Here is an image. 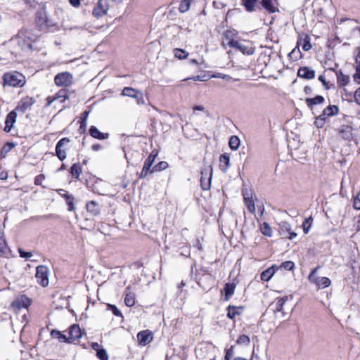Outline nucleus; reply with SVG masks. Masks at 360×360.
Listing matches in <instances>:
<instances>
[{
  "label": "nucleus",
  "mask_w": 360,
  "mask_h": 360,
  "mask_svg": "<svg viewBox=\"0 0 360 360\" xmlns=\"http://www.w3.org/2000/svg\"><path fill=\"white\" fill-rule=\"evenodd\" d=\"M231 34V31H226L224 33V37L229 39L227 44L230 47L234 48L246 55H252L255 53V48L250 42L230 39L229 36Z\"/></svg>",
  "instance_id": "obj_1"
},
{
  "label": "nucleus",
  "mask_w": 360,
  "mask_h": 360,
  "mask_svg": "<svg viewBox=\"0 0 360 360\" xmlns=\"http://www.w3.org/2000/svg\"><path fill=\"white\" fill-rule=\"evenodd\" d=\"M16 39L22 49L30 50L32 49V43L37 39V35L34 34L32 30H22L18 32Z\"/></svg>",
  "instance_id": "obj_2"
},
{
  "label": "nucleus",
  "mask_w": 360,
  "mask_h": 360,
  "mask_svg": "<svg viewBox=\"0 0 360 360\" xmlns=\"http://www.w3.org/2000/svg\"><path fill=\"white\" fill-rule=\"evenodd\" d=\"M25 84V76L16 71L6 72L4 75V85L21 87Z\"/></svg>",
  "instance_id": "obj_3"
},
{
  "label": "nucleus",
  "mask_w": 360,
  "mask_h": 360,
  "mask_svg": "<svg viewBox=\"0 0 360 360\" xmlns=\"http://www.w3.org/2000/svg\"><path fill=\"white\" fill-rule=\"evenodd\" d=\"M35 23L39 30L44 32L55 25L53 21L48 17L44 8H41L36 13Z\"/></svg>",
  "instance_id": "obj_4"
},
{
  "label": "nucleus",
  "mask_w": 360,
  "mask_h": 360,
  "mask_svg": "<svg viewBox=\"0 0 360 360\" xmlns=\"http://www.w3.org/2000/svg\"><path fill=\"white\" fill-rule=\"evenodd\" d=\"M319 266L314 269L308 276L309 281L315 284L319 289L326 288L330 285L331 281L327 277H319L316 276L317 269Z\"/></svg>",
  "instance_id": "obj_5"
},
{
  "label": "nucleus",
  "mask_w": 360,
  "mask_h": 360,
  "mask_svg": "<svg viewBox=\"0 0 360 360\" xmlns=\"http://www.w3.org/2000/svg\"><path fill=\"white\" fill-rule=\"evenodd\" d=\"M200 186L202 190L207 191L210 188L212 177V167L211 165H205L201 170Z\"/></svg>",
  "instance_id": "obj_6"
},
{
  "label": "nucleus",
  "mask_w": 360,
  "mask_h": 360,
  "mask_svg": "<svg viewBox=\"0 0 360 360\" xmlns=\"http://www.w3.org/2000/svg\"><path fill=\"white\" fill-rule=\"evenodd\" d=\"M49 271L46 266L40 265L37 267L35 278L37 282L42 287L48 286Z\"/></svg>",
  "instance_id": "obj_7"
},
{
  "label": "nucleus",
  "mask_w": 360,
  "mask_h": 360,
  "mask_svg": "<svg viewBox=\"0 0 360 360\" xmlns=\"http://www.w3.org/2000/svg\"><path fill=\"white\" fill-rule=\"evenodd\" d=\"M158 155V152L157 150H153L145 160L143 169L140 174H139V179H144L147 176L148 173H150V168L153 164L154 163L157 156Z\"/></svg>",
  "instance_id": "obj_8"
},
{
  "label": "nucleus",
  "mask_w": 360,
  "mask_h": 360,
  "mask_svg": "<svg viewBox=\"0 0 360 360\" xmlns=\"http://www.w3.org/2000/svg\"><path fill=\"white\" fill-rule=\"evenodd\" d=\"M68 97V90L63 89L60 90L56 94L53 96H49L46 98L47 105H50L51 103H55V108H59L60 105L64 103Z\"/></svg>",
  "instance_id": "obj_9"
},
{
  "label": "nucleus",
  "mask_w": 360,
  "mask_h": 360,
  "mask_svg": "<svg viewBox=\"0 0 360 360\" xmlns=\"http://www.w3.org/2000/svg\"><path fill=\"white\" fill-rule=\"evenodd\" d=\"M109 9L108 0H98L93 10V15L100 18L105 15Z\"/></svg>",
  "instance_id": "obj_10"
},
{
  "label": "nucleus",
  "mask_w": 360,
  "mask_h": 360,
  "mask_svg": "<svg viewBox=\"0 0 360 360\" xmlns=\"http://www.w3.org/2000/svg\"><path fill=\"white\" fill-rule=\"evenodd\" d=\"M31 304V300L26 295H20L15 299L11 307L14 309L27 308Z\"/></svg>",
  "instance_id": "obj_11"
},
{
  "label": "nucleus",
  "mask_w": 360,
  "mask_h": 360,
  "mask_svg": "<svg viewBox=\"0 0 360 360\" xmlns=\"http://www.w3.org/2000/svg\"><path fill=\"white\" fill-rule=\"evenodd\" d=\"M68 144V138H63L60 139L56 145V153L58 158L60 160H63L66 158V150Z\"/></svg>",
  "instance_id": "obj_12"
},
{
  "label": "nucleus",
  "mask_w": 360,
  "mask_h": 360,
  "mask_svg": "<svg viewBox=\"0 0 360 360\" xmlns=\"http://www.w3.org/2000/svg\"><path fill=\"white\" fill-rule=\"evenodd\" d=\"M338 113V108L336 105H329L326 108L322 113L319 115V119L318 120L321 122V126H323L325 120L327 117H330L335 115Z\"/></svg>",
  "instance_id": "obj_13"
},
{
  "label": "nucleus",
  "mask_w": 360,
  "mask_h": 360,
  "mask_svg": "<svg viewBox=\"0 0 360 360\" xmlns=\"http://www.w3.org/2000/svg\"><path fill=\"white\" fill-rule=\"evenodd\" d=\"M153 333L148 330H141L137 334L139 343L142 346H146L153 340Z\"/></svg>",
  "instance_id": "obj_14"
},
{
  "label": "nucleus",
  "mask_w": 360,
  "mask_h": 360,
  "mask_svg": "<svg viewBox=\"0 0 360 360\" xmlns=\"http://www.w3.org/2000/svg\"><path fill=\"white\" fill-rule=\"evenodd\" d=\"M34 103V101L32 98L27 96L20 100L15 110L24 113L31 108Z\"/></svg>",
  "instance_id": "obj_15"
},
{
  "label": "nucleus",
  "mask_w": 360,
  "mask_h": 360,
  "mask_svg": "<svg viewBox=\"0 0 360 360\" xmlns=\"http://www.w3.org/2000/svg\"><path fill=\"white\" fill-rule=\"evenodd\" d=\"M339 136L345 141H351L353 139L352 127L349 125H342L338 129Z\"/></svg>",
  "instance_id": "obj_16"
},
{
  "label": "nucleus",
  "mask_w": 360,
  "mask_h": 360,
  "mask_svg": "<svg viewBox=\"0 0 360 360\" xmlns=\"http://www.w3.org/2000/svg\"><path fill=\"white\" fill-rule=\"evenodd\" d=\"M280 231L283 237L290 240L295 238L297 233L291 231L290 225L287 222H283L280 224Z\"/></svg>",
  "instance_id": "obj_17"
},
{
  "label": "nucleus",
  "mask_w": 360,
  "mask_h": 360,
  "mask_svg": "<svg viewBox=\"0 0 360 360\" xmlns=\"http://www.w3.org/2000/svg\"><path fill=\"white\" fill-rule=\"evenodd\" d=\"M82 335V330L79 325L73 324L69 328V342L78 340Z\"/></svg>",
  "instance_id": "obj_18"
},
{
  "label": "nucleus",
  "mask_w": 360,
  "mask_h": 360,
  "mask_svg": "<svg viewBox=\"0 0 360 360\" xmlns=\"http://www.w3.org/2000/svg\"><path fill=\"white\" fill-rule=\"evenodd\" d=\"M297 75L301 78L311 79L315 77V71L307 66L301 67L297 71Z\"/></svg>",
  "instance_id": "obj_19"
},
{
  "label": "nucleus",
  "mask_w": 360,
  "mask_h": 360,
  "mask_svg": "<svg viewBox=\"0 0 360 360\" xmlns=\"http://www.w3.org/2000/svg\"><path fill=\"white\" fill-rule=\"evenodd\" d=\"M261 4L264 8H265L269 13H274L278 11L277 8V0H261Z\"/></svg>",
  "instance_id": "obj_20"
},
{
  "label": "nucleus",
  "mask_w": 360,
  "mask_h": 360,
  "mask_svg": "<svg viewBox=\"0 0 360 360\" xmlns=\"http://www.w3.org/2000/svg\"><path fill=\"white\" fill-rule=\"evenodd\" d=\"M88 213L91 216H97L100 214L101 207L98 203L94 200L88 202L86 205Z\"/></svg>",
  "instance_id": "obj_21"
},
{
  "label": "nucleus",
  "mask_w": 360,
  "mask_h": 360,
  "mask_svg": "<svg viewBox=\"0 0 360 360\" xmlns=\"http://www.w3.org/2000/svg\"><path fill=\"white\" fill-rule=\"evenodd\" d=\"M17 113L15 110L10 112L6 118L4 131L9 132L13 127V124L15 122Z\"/></svg>",
  "instance_id": "obj_22"
},
{
  "label": "nucleus",
  "mask_w": 360,
  "mask_h": 360,
  "mask_svg": "<svg viewBox=\"0 0 360 360\" xmlns=\"http://www.w3.org/2000/svg\"><path fill=\"white\" fill-rule=\"evenodd\" d=\"M278 267L275 265L271 266L265 271H262L260 275V278L263 281H269L276 273Z\"/></svg>",
  "instance_id": "obj_23"
},
{
  "label": "nucleus",
  "mask_w": 360,
  "mask_h": 360,
  "mask_svg": "<svg viewBox=\"0 0 360 360\" xmlns=\"http://www.w3.org/2000/svg\"><path fill=\"white\" fill-rule=\"evenodd\" d=\"M226 310L227 316L231 319H233L236 316H239L242 314L243 307L229 305L226 308Z\"/></svg>",
  "instance_id": "obj_24"
},
{
  "label": "nucleus",
  "mask_w": 360,
  "mask_h": 360,
  "mask_svg": "<svg viewBox=\"0 0 360 360\" xmlns=\"http://www.w3.org/2000/svg\"><path fill=\"white\" fill-rule=\"evenodd\" d=\"M124 301L127 307H132L136 303L135 294L130 291L129 288H127L124 291Z\"/></svg>",
  "instance_id": "obj_25"
},
{
  "label": "nucleus",
  "mask_w": 360,
  "mask_h": 360,
  "mask_svg": "<svg viewBox=\"0 0 360 360\" xmlns=\"http://www.w3.org/2000/svg\"><path fill=\"white\" fill-rule=\"evenodd\" d=\"M310 40V37L308 34H304L303 37H301L297 41V45L302 46V48L304 51H308L311 49Z\"/></svg>",
  "instance_id": "obj_26"
},
{
  "label": "nucleus",
  "mask_w": 360,
  "mask_h": 360,
  "mask_svg": "<svg viewBox=\"0 0 360 360\" xmlns=\"http://www.w3.org/2000/svg\"><path fill=\"white\" fill-rule=\"evenodd\" d=\"M89 134L97 139L104 140L108 138V134L101 132L95 126H91L89 129Z\"/></svg>",
  "instance_id": "obj_27"
},
{
  "label": "nucleus",
  "mask_w": 360,
  "mask_h": 360,
  "mask_svg": "<svg viewBox=\"0 0 360 360\" xmlns=\"http://www.w3.org/2000/svg\"><path fill=\"white\" fill-rule=\"evenodd\" d=\"M236 289V284L227 283L225 284L224 287V300H229L231 297L233 295L234 291Z\"/></svg>",
  "instance_id": "obj_28"
},
{
  "label": "nucleus",
  "mask_w": 360,
  "mask_h": 360,
  "mask_svg": "<svg viewBox=\"0 0 360 360\" xmlns=\"http://www.w3.org/2000/svg\"><path fill=\"white\" fill-rule=\"evenodd\" d=\"M335 75L337 76V82L339 86H345L349 82V77L344 75L340 70L336 71Z\"/></svg>",
  "instance_id": "obj_29"
},
{
  "label": "nucleus",
  "mask_w": 360,
  "mask_h": 360,
  "mask_svg": "<svg viewBox=\"0 0 360 360\" xmlns=\"http://www.w3.org/2000/svg\"><path fill=\"white\" fill-rule=\"evenodd\" d=\"M9 253V250L4 238L3 232L0 231V257L6 256Z\"/></svg>",
  "instance_id": "obj_30"
},
{
  "label": "nucleus",
  "mask_w": 360,
  "mask_h": 360,
  "mask_svg": "<svg viewBox=\"0 0 360 360\" xmlns=\"http://www.w3.org/2000/svg\"><path fill=\"white\" fill-rule=\"evenodd\" d=\"M54 81L57 86H66L68 82V72H63L58 74L55 77Z\"/></svg>",
  "instance_id": "obj_31"
},
{
  "label": "nucleus",
  "mask_w": 360,
  "mask_h": 360,
  "mask_svg": "<svg viewBox=\"0 0 360 360\" xmlns=\"http://www.w3.org/2000/svg\"><path fill=\"white\" fill-rule=\"evenodd\" d=\"M221 169L226 172L229 167L230 158L227 154H222L219 157Z\"/></svg>",
  "instance_id": "obj_32"
},
{
  "label": "nucleus",
  "mask_w": 360,
  "mask_h": 360,
  "mask_svg": "<svg viewBox=\"0 0 360 360\" xmlns=\"http://www.w3.org/2000/svg\"><path fill=\"white\" fill-rule=\"evenodd\" d=\"M242 4L247 11L253 12L255 11L257 0H242Z\"/></svg>",
  "instance_id": "obj_33"
},
{
  "label": "nucleus",
  "mask_w": 360,
  "mask_h": 360,
  "mask_svg": "<svg viewBox=\"0 0 360 360\" xmlns=\"http://www.w3.org/2000/svg\"><path fill=\"white\" fill-rule=\"evenodd\" d=\"M137 94H139V91H138L137 89H134L132 87L127 86L122 89L121 95L124 96L134 98V97H136V95Z\"/></svg>",
  "instance_id": "obj_34"
},
{
  "label": "nucleus",
  "mask_w": 360,
  "mask_h": 360,
  "mask_svg": "<svg viewBox=\"0 0 360 360\" xmlns=\"http://www.w3.org/2000/svg\"><path fill=\"white\" fill-rule=\"evenodd\" d=\"M288 300V297H283L281 298H278L276 302L274 304V311L280 312L282 311L283 309V306Z\"/></svg>",
  "instance_id": "obj_35"
},
{
  "label": "nucleus",
  "mask_w": 360,
  "mask_h": 360,
  "mask_svg": "<svg viewBox=\"0 0 360 360\" xmlns=\"http://www.w3.org/2000/svg\"><path fill=\"white\" fill-rule=\"evenodd\" d=\"M324 101V98L322 96H316L312 98H307L306 103L307 105L312 108L313 105L322 103Z\"/></svg>",
  "instance_id": "obj_36"
},
{
  "label": "nucleus",
  "mask_w": 360,
  "mask_h": 360,
  "mask_svg": "<svg viewBox=\"0 0 360 360\" xmlns=\"http://www.w3.org/2000/svg\"><path fill=\"white\" fill-rule=\"evenodd\" d=\"M240 141L236 136H231L229 139V145L232 150H236L240 146Z\"/></svg>",
  "instance_id": "obj_37"
},
{
  "label": "nucleus",
  "mask_w": 360,
  "mask_h": 360,
  "mask_svg": "<svg viewBox=\"0 0 360 360\" xmlns=\"http://www.w3.org/2000/svg\"><path fill=\"white\" fill-rule=\"evenodd\" d=\"M260 231L266 236L271 237L272 236V229L267 222H263L260 225Z\"/></svg>",
  "instance_id": "obj_38"
},
{
  "label": "nucleus",
  "mask_w": 360,
  "mask_h": 360,
  "mask_svg": "<svg viewBox=\"0 0 360 360\" xmlns=\"http://www.w3.org/2000/svg\"><path fill=\"white\" fill-rule=\"evenodd\" d=\"M82 172V167L79 164H73L70 168V173L73 177L78 179Z\"/></svg>",
  "instance_id": "obj_39"
},
{
  "label": "nucleus",
  "mask_w": 360,
  "mask_h": 360,
  "mask_svg": "<svg viewBox=\"0 0 360 360\" xmlns=\"http://www.w3.org/2000/svg\"><path fill=\"white\" fill-rule=\"evenodd\" d=\"M51 335L53 338L58 339L61 342H66L68 341L67 337L62 334L59 330H53L51 332Z\"/></svg>",
  "instance_id": "obj_40"
},
{
  "label": "nucleus",
  "mask_w": 360,
  "mask_h": 360,
  "mask_svg": "<svg viewBox=\"0 0 360 360\" xmlns=\"http://www.w3.org/2000/svg\"><path fill=\"white\" fill-rule=\"evenodd\" d=\"M169 165L165 161H161L155 165L150 171V173L162 171L168 167Z\"/></svg>",
  "instance_id": "obj_41"
},
{
  "label": "nucleus",
  "mask_w": 360,
  "mask_h": 360,
  "mask_svg": "<svg viewBox=\"0 0 360 360\" xmlns=\"http://www.w3.org/2000/svg\"><path fill=\"white\" fill-rule=\"evenodd\" d=\"M191 0H182L179 4V10L181 13L187 12L191 7Z\"/></svg>",
  "instance_id": "obj_42"
},
{
  "label": "nucleus",
  "mask_w": 360,
  "mask_h": 360,
  "mask_svg": "<svg viewBox=\"0 0 360 360\" xmlns=\"http://www.w3.org/2000/svg\"><path fill=\"white\" fill-rule=\"evenodd\" d=\"M236 343L239 345L248 346L250 343V340L248 335H241L238 337Z\"/></svg>",
  "instance_id": "obj_43"
},
{
  "label": "nucleus",
  "mask_w": 360,
  "mask_h": 360,
  "mask_svg": "<svg viewBox=\"0 0 360 360\" xmlns=\"http://www.w3.org/2000/svg\"><path fill=\"white\" fill-rule=\"evenodd\" d=\"M312 222H313V219L311 217L306 218L304 219V221H303L302 228H303V231L305 234H307L309 232V231L311 226Z\"/></svg>",
  "instance_id": "obj_44"
},
{
  "label": "nucleus",
  "mask_w": 360,
  "mask_h": 360,
  "mask_svg": "<svg viewBox=\"0 0 360 360\" xmlns=\"http://www.w3.org/2000/svg\"><path fill=\"white\" fill-rule=\"evenodd\" d=\"M244 202H245V204L246 207L248 210V211L252 214H255V202H254L253 198L246 200H244Z\"/></svg>",
  "instance_id": "obj_45"
},
{
  "label": "nucleus",
  "mask_w": 360,
  "mask_h": 360,
  "mask_svg": "<svg viewBox=\"0 0 360 360\" xmlns=\"http://www.w3.org/2000/svg\"><path fill=\"white\" fill-rule=\"evenodd\" d=\"M174 53L175 57L179 59H184L188 56V53L181 49H175L174 50Z\"/></svg>",
  "instance_id": "obj_46"
},
{
  "label": "nucleus",
  "mask_w": 360,
  "mask_h": 360,
  "mask_svg": "<svg viewBox=\"0 0 360 360\" xmlns=\"http://www.w3.org/2000/svg\"><path fill=\"white\" fill-rule=\"evenodd\" d=\"M96 356L100 360H108V354L103 348L98 349Z\"/></svg>",
  "instance_id": "obj_47"
},
{
  "label": "nucleus",
  "mask_w": 360,
  "mask_h": 360,
  "mask_svg": "<svg viewBox=\"0 0 360 360\" xmlns=\"http://www.w3.org/2000/svg\"><path fill=\"white\" fill-rule=\"evenodd\" d=\"M234 355V347L232 345L229 348L225 349L224 359H231Z\"/></svg>",
  "instance_id": "obj_48"
},
{
  "label": "nucleus",
  "mask_w": 360,
  "mask_h": 360,
  "mask_svg": "<svg viewBox=\"0 0 360 360\" xmlns=\"http://www.w3.org/2000/svg\"><path fill=\"white\" fill-rule=\"evenodd\" d=\"M294 263L291 261H286L281 264V267L285 270H292L294 268Z\"/></svg>",
  "instance_id": "obj_49"
},
{
  "label": "nucleus",
  "mask_w": 360,
  "mask_h": 360,
  "mask_svg": "<svg viewBox=\"0 0 360 360\" xmlns=\"http://www.w3.org/2000/svg\"><path fill=\"white\" fill-rule=\"evenodd\" d=\"M242 193L244 200L253 198L252 191L248 188L243 189Z\"/></svg>",
  "instance_id": "obj_50"
},
{
  "label": "nucleus",
  "mask_w": 360,
  "mask_h": 360,
  "mask_svg": "<svg viewBox=\"0 0 360 360\" xmlns=\"http://www.w3.org/2000/svg\"><path fill=\"white\" fill-rule=\"evenodd\" d=\"M108 309H110L112 314L116 316H122L121 311L116 307V306L112 304H108Z\"/></svg>",
  "instance_id": "obj_51"
},
{
  "label": "nucleus",
  "mask_w": 360,
  "mask_h": 360,
  "mask_svg": "<svg viewBox=\"0 0 360 360\" xmlns=\"http://www.w3.org/2000/svg\"><path fill=\"white\" fill-rule=\"evenodd\" d=\"M136 100V103L139 105L145 104V100L143 96V94L139 91V94L136 95V97H134Z\"/></svg>",
  "instance_id": "obj_52"
},
{
  "label": "nucleus",
  "mask_w": 360,
  "mask_h": 360,
  "mask_svg": "<svg viewBox=\"0 0 360 360\" xmlns=\"http://www.w3.org/2000/svg\"><path fill=\"white\" fill-rule=\"evenodd\" d=\"M356 73L353 75L354 80L360 84V65L355 66Z\"/></svg>",
  "instance_id": "obj_53"
},
{
  "label": "nucleus",
  "mask_w": 360,
  "mask_h": 360,
  "mask_svg": "<svg viewBox=\"0 0 360 360\" xmlns=\"http://www.w3.org/2000/svg\"><path fill=\"white\" fill-rule=\"evenodd\" d=\"M353 207L356 210H360V192L357 193L354 199Z\"/></svg>",
  "instance_id": "obj_54"
},
{
  "label": "nucleus",
  "mask_w": 360,
  "mask_h": 360,
  "mask_svg": "<svg viewBox=\"0 0 360 360\" xmlns=\"http://www.w3.org/2000/svg\"><path fill=\"white\" fill-rule=\"evenodd\" d=\"M20 257L22 258H30L32 256V253L31 252H25L22 249L18 250Z\"/></svg>",
  "instance_id": "obj_55"
},
{
  "label": "nucleus",
  "mask_w": 360,
  "mask_h": 360,
  "mask_svg": "<svg viewBox=\"0 0 360 360\" xmlns=\"http://www.w3.org/2000/svg\"><path fill=\"white\" fill-rule=\"evenodd\" d=\"M45 176L44 174H39L34 179V184L36 185H41L42 181L44 180Z\"/></svg>",
  "instance_id": "obj_56"
},
{
  "label": "nucleus",
  "mask_w": 360,
  "mask_h": 360,
  "mask_svg": "<svg viewBox=\"0 0 360 360\" xmlns=\"http://www.w3.org/2000/svg\"><path fill=\"white\" fill-rule=\"evenodd\" d=\"M354 101L355 102L358 104V105H360V87L358 88L355 92H354Z\"/></svg>",
  "instance_id": "obj_57"
},
{
  "label": "nucleus",
  "mask_w": 360,
  "mask_h": 360,
  "mask_svg": "<svg viewBox=\"0 0 360 360\" xmlns=\"http://www.w3.org/2000/svg\"><path fill=\"white\" fill-rule=\"evenodd\" d=\"M355 63L356 65H360V48H357L356 53L355 55Z\"/></svg>",
  "instance_id": "obj_58"
},
{
  "label": "nucleus",
  "mask_w": 360,
  "mask_h": 360,
  "mask_svg": "<svg viewBox=\"0 0 360 360\" xmlns=\"http://www.w3.org/2000/svg\"><path fill=\"white\" fill-rule=\"evenodd\" d=\"M69 3L75 8L80 6V0H69Z\"/></svg>",
  "instance_id": "obj_59"
},
{
  "label": "nucleus",
  "mask_w": 360,
  "mask_h": 360,
  "mask_svg": "<svg viewBox=\"0 0 360 360\" xmlns=\"http://www.w3.org/2000/svg\"><path fill=\"white\" fill-rule=\"evenodd\" d=\"M194 247L198 248L199 250H202V245L200 243V241L199 240V239H197L195 240V243L194 244Z\"/></svg>",
  "instance_id": "obj_60"
},
{
  "label": "nucleus",
  "mask_w": 360,
  "mask_h": 360,
  "mask_svg": "<svg viewBox=\"0 0 360 360\" xmlns=\"http://www.w3.org/2000/svg\"><path fill=\"white\" fill-rule=\"evenodd\" d=\"M214 77L221 78V79H226L227 81L231 79V77L229 75H228L219 74L217 76H214Z\"/></svg>",
  "instance_id": "obj_61"
},
{
  "label": "nucleus",
  "mask_w": 360,
  "mask_h": 360,
  "mask_svg": "<svg viewBox=\"0 0 360 360\" xmlns=\"http://www.w3.org/2000/svg\"><path fill=\"white\" fill-rule=\"evenodd\" d=\"M319 80L320 82H321V83L323 84V86H326V89H328V87L327 86V82L325 79V77L323 76V75H319Z\"/></svg>",
  "instance_id": "obj_62"
},
{
  "label": "nucleus",
  "mask_w": 360,
  "mask_h": 360,
  "mask_svg": "<svg viewBox=\"0 0 360 360\" xmlns=\"http://www.w3.org/2000/svg\"><path fill=\"white\" fill-rule=\"evenodd\" d=\"M205 77L206 76H205V75L203 77L195 76V77H193L191 79L194 81H197V80L205 81L206 80Z\"/></svg>",
  "instance_id": "obj_63"
},
{
  "label": "nucleus",
  "mask_w": 360,
  "mask_h": 360,
  "mask_svg": "<svg viewBox=\"0 0 360 360\" xmlns=\"http://www.w3.org/2000/svg\"><path fill=\"white\" fill-rule=\"evenodd\" d=\"M250 360H260L257 354H255L253 352L252 354L251 359Z\"/></svg>",
  "instance_id": "obj_64"
}]
</instances>
